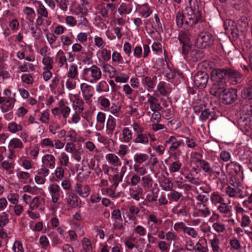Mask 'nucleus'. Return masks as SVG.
I'll return each mask as SVG.
<instances>
[{"mask_svg": "<svg viewBox=\"0 0 252 252\" xmlns=\"http://www.w3.org/2000/svg\"><path fill=\"white\" fill-rule=\"evenodd\" d=\"M201 10L202 6L200 0L189 1V6L186 7L185 9L188 24L193 27L202 22Z\"/></svg>", "mask_w": 252, "mask_h": 252, "instance_id": "f257e3e1", "label": "nucleus"}, {"mask_svg": "<svg viewBox=\"0 0 252 252\" xmlns=\"http://www.w3.org/2000/svg\"><path fill=\"white\" fill-rule=\"evenodd\" d=\"M214 36L210 32H201L195 39L194 44L197 48L204 49L210 47L214 44Z\"/></svg>", "mask_w": 252, "mask_h": 252, "instance_id": "f03ea898", "label": "nucleus"}, {"mask_svg": "<svg viewBox=\"0 0 252 252\" xmlns=\"http://www.w3.org/2000/svg\"><path fill=\"white\" fill-rule=\"evenodd\" d=\"M209 75L205 71H198L193 76L194 86L199 89H203L207 85L209 81Z\"/></svg>", "mask_w": 252, "mask_h": 252, "instance_id": "7ed1b4c3", "label": "nucleus"}, {"mask_svg": "<svg viewBox=\"0 0 252 252\" xmlns=\"http://www.w3.org/2000/svg\"><path fill=\"white\" fill-rule=\"evenodd\" d=\"M238 90L234 88L226 89L221 94L219 98L221 99L222 102L224 104H231L237 99Z\"/></svg>", "mask_w": 252, "mask_h": 252, "instance_id": "20e7f679", "label": "nucleus"}, {"mask_svg": "<svg viewBox=\"0 0 252 252\" xmlns=\"http://www.w3.org/2000/svg\"><path fill=\"white\" fill-rule=\"evenodd\" d=\"M213 82V83L209 92L211 95L219 98L226 89V82L225 81Z\"/></svg>", "mask_w": 252, "mask_h": 252, "instance_id": "39448f33", "label": "nucleus"}, {"mask_svg": "<svg viewBox=\"0 0 252 252\" xmlns=\"http://www.w3.org/2000/svg\"><path fill=\"white\" fill-rule=\"evenodd\" d=\"M226 68H214L211 72L210 79L212 81H225L226 82Z\"/></svg>", "mask_w": 252, "mask_h": 252, "instance_id": "423d86ee", "label": "nucleus"}, {"mask_svg": "<svg viewBox=\"0 0 252 252\" xmlns=\"http://www.w3.org/2000/svg\"><path fill=\"white\" fill-rule=\"evenodd\" d=\"M238 123L242 128L248 131L252 128V116L247 113L238 119Z\"/></svg>", "mask_w": 252, "mask_h": 252, "instance_id": "0eeeda50", "label": "nucleus"}, {"mask_svg": "<svg viewBox=\"0 0 252 252\" xmlns=\"http://www.w3.org/2000/svg\"><path fill=\"white\" fill-rule=\"evenodd\" d=\"M226 69L227 78L232 79H234V81L236 83H240L243 80V75L240 72L229 67L226 68Z\"/></svg>", "mask_w": 252, "mask_h": 252, "instance_id": "6e6552de", "label": "nucleus"}, {"mask_svg": "<svg viewBox=\"0 0 252 252\" xmlns=\"http://www.w3.org/2000/svg\"><path fill=\"white\" fill-rule=\"evenodd\" d=\"M176 21L177 26L179 27H182L184 25L185 26L191 28V25L188 24L187 20V14H186L185 10L184 12L182 11H178L176 16Z\"/></svg>", "mask_w": 252, "mask_h": 252, "instance_id": "1a4fd4ad", "label": "nucleus"}, {"mask_svg": "<svg viewBox=\"0 0 252 252\" xmlns=\"http://www.w3.org/2000/svg\"><path fill=\"white\" fill-rule=\"evenodd\" d=\"M191 35L189 31V29L181 31L179 34L178 40L180 43L186 44L191 43Z\"/></svg>", "mask_w": 252, "mask_h": 252, "instance_id": "9d476101", "label": "nucleus"}, {"mask_svg": "<svg viewBox=\"0 0 252 252\" xmlns=\"http://www.w3.org/2000/svg\"><path fill=\"white\" fill-rule=\"evenodd\" d=\"M147 96L149 98L147 102L150 104V109L153 112L161 110L162 107L160 106L159 103H157L158 99L155 96L148 94Z\"/></svg>", "mask_w": 252, "mask_h": 252, "instance_id": "9b49d317", "label": "nucleus"}, {"mask_svg": "<svg viewBox=\"0 0 252 252\" xmlns=\"http://www.w3.org/2000/svg\"><path fill=\"white\" fill-rule=\"evenodd\" d=\"M241 96L243 99H252V84L249 82L246 87L241 92Z\"/></svg>", "mask_w": 252, "mask_h": 252, "instance_id": "f8f14e48", "label": "nucleus"}, {"mask_svg": "<svg viewBox=\"0 0 252 252\" xmlns=\"http://www.w3.org/2000/svg\"><path fill=\"white\" fill-rule=\"evenodd\" d=\"M74 191L82 196H87L89 193V188L88 186H85L83 189L80 184H77L75 186Z\"/></svg>", "mask_w": 252, "mask_h": 252, "instance_id": "ddd939ff", "label": "nucleus"}, {"mask_svg": "<svg viewBox=\"0 0 252 252\" xmlns=\"http://www.w3.org/2000/svg\"><path fill=\"white\" fill-rule=\"evenodd\" d=\"M135 143L147 144L149 142V139L147 136L144 133H137L136 137L133 140Z\"/></svg>", "mask_w": 252, "mask_h": 252, "instance_id": "4468645a", "label": "nucleus"}, {"mask_svg": "<svg viewBox=\"0 0 252 252\" xmlns=\"http://www.w3.org/2000/svg\"><path fill=\"white\" fill-rule=\"evenodd\" d=\"M91 76L95 81L99 80L101 77V72L99 67L94 65L91 69Z\"/></svg>", "mask_w": 252, "mask_h": 252, "instance_id": "2eb2a0df", "label": "nucleus"}, {"mask_svg": "<svg viewBox=\"0 0 252 252\" xmlns=\"http://www.w3.org/2000/svg\"><path fill=\"white\" fill-rule=\"evenodd\" d=\"M15 101V98H10L7 99L5 102L3 103L2 105L1 109L2 112H6L12 109Z\"/></svg>", "mask_w": 252, "mask_h": 252, "instance_id": "dca6fc26", "label": "nucleus"}, {"mask_svg": "<svg viewBox=\"0 0 252 252\" xmlns=\"http://www.w3.org/2000/svg\"><path fill=\"white\" fill-rule=\"evenodd\" d=\"M78 197L74 193H71L67 198V203L71 207H76L78 205Z\"/></svg>", "mask_w": 252, "mask_h": 252, "instance_id": "f3484780", "label": "nucleus"}, {"mask_svg": "<svg viewBox=\"0 0 252 252\" xmlns=\"http://www.w3.org/2000/svg\"><path fill=\"white\" fill-rule=\"evenodd\" d=\"M153 180L149 175L142 178V186L144 188L149 189L152 186Z\"/></svg>", "mask_w": 252, "mask_h": 252, "instance_id": "a211bd4d", "label": "nucleus"}, {"mask_svg": "<svg viewBox=\"0 0 252 252\" xmlns=\"http://www.w3.org/2000/svg\"><path fill=\"white\" fill-rule=\"evenodd\" d=\"M156 76L153 77V78L149 76H145L143 79V83L149 88L152 89L155 86L154 80H156Z\"/></svg>", "mask_w": 252, "mask_h": 252, "instance_id": "6ab92c4d", "label": "nucleus"}, {"mask_svg": "<svg viewBox=\"0 0 252 252\" xmlns=\"http://www.w3.org/2000/svg\"><path fill=\"white\" fill-rule=\"evenodd\" d=\"M197 161L200 164V167L205 172H212V170L210 167V164L207 161L203 159L197 158Z\"/></svg>", "mask_w": 252, "mask_h": 252, "instance_id": "aec40b11", "label": "nucleus"}, {"mask_svg": "<svg viewBox=\"0 0 252 252\" xmlns=\"http://www.w3.org/2000/svg\"><path fill=\"white\" fill-rule=\"evenodd\" d=\"M42 63L46 66L44 69H52L53 68V59L50 57H45L43 58Z\"/></svg>", "mask_w": 252, "mask_h": 252, "instance_id": "412c9836", "label": "nucleus"}, {"mask_svg": "<svg viewBox=\"0 0 252 252\" xmlns=\"http://www.w3.org/2000/svg\"><path fill=\"white\" fill-rule=\"evenodd\" d=\"M9 146L13 148H22L23 144L22 141L18 138H13L9 142Z\"/></svg>", "mask_w": 252, "mask_h": 252, "instance_id": "4be33fe9", "label": "nucleus"}, {"mask_svg": "<svg viewBox=\"0 0 252 252\" xmlns=\"http://www.w3.org/2000/svg\"><path fill=\"white\" fill-rule=\"evenodd\" d=\"M123 136L126 142H128L132 139V132L129 128L126 127L123 129Z\"/></svg>", "mask_w": 252, "mask_h": 252, "instance_id": "5701e85b", "label": "nucleus"}, {"mask_svg": "<svg viewBox=\"0 0 252 252\" xmlns=\"http://www.w3.org/2000/svg\"><path fill=\"white\" fill-rule=\"evenodd\" d=\"M223 26L225 31H227L228 32H229V31L234 29L235 28H236V26L234 21L230 19H228L224 21Z\"/></svg>", "mask_w": 252, "mask_h": 252, "instance_id": "b1692460", "label": "nucleus"}, {"mask_svg": "<svg viewBox=\"0 0 252 252\" xmlns=\"http://www.w3.org/2000/svg\"><path fill=\"white\" fill-rule=\"evenodd\" d=\"M37 13L40 15V16H42L44 18H47L48 15V12L47 9L45 6L41 3L39 2V5L37 9Z\"/></svg>", "mask_w": 252, "mask_h": 252, "instance_id": "393cba45", "label": "nucleus"}, {"mask_svg": "<svg viewBox=\"0 0 252 252\" xmlns=\"http://www.w3.org/2000/svg\"><path fill=\"white\" fill-rule=\"evenodd\" d=\"M163 185L162 187L165 190H171L173 188V183L169 180V178L165 177L164 178L162 182Z\"/></svg>", "mask_w": 252, "mask_h": 252, "instance_id": "a878e982", "label": "nucleus"}, {"mask_svg": "<svg viewBox=\"0 0 252 252\" xmlns=\"http://www.w3.org/2000/svg\"><path fill=\"white\" fill-rule=\"evenodd\" d=\"M148 158V156L145 154H136L134 158V161L136 163H142Z\"/></svg>", "mask_w": 252, "mask_h": 252, "instance_id": "bb28decb", "label": "nucleus"}, {"mask_svg": "<svg viewBox=\"0 0 252 252\" xmlns=\"http://www.w3.org/2000/svg\"><path fill=\"white\" fill-rule=\"evenodd\" d=\"M43 159L47 162V164L50 167H54L55 164V158L52 155L47 154L45 155L43 158Z\"/></svg>", "mask_w": 252, "mask_h": 252, "instance_id": "cd10ccee", "label": "nucleus"}, {"mask_svg": "<svg viewBox=\"0 0 252 252\" xmlns=\"http://www.w3.org/2000/svg\"><path fill=\"white\" fill-rule=\"evenodd\" d=\"M8 128L12 133H15L22 130V126L21 125H18L14 122L9 124Z\"/></svg>", "mask_w": 252, "mask_h": 252, "instance_id": "c85d7f7f", "label": "nucleus"}, {"mask_svg": "<svg viewBox=\"0 0 252 252\" xmlns=\"http://www.w3.org/2000/svg\"><path fill=\"white\" fill-rule=\"evenodd\" d=\"M77 74L78 71L77 66L74 64L71 65L68 73V77L71 78H75L77 75Z\"/></svg>", "mask_w": 252, "mask_h": 252, "instance_id": "c756f323", "label": "nucleus"}, {"mask_svg": "<svg viewBox=\"0 0 252 252\" xmlns=\"http://www.w3.org/2000/svg\"><path fill=\"white\" fill-rule=\"evenodd\" d=\"M214 113V112H211L209 109H204L200 114V119L202 121H205L208 119L210 116Z\"/></svg>", "mask_w": 252, "mask_h": 252, "instance_id": "7c9ffc66", "label": "nucleus"}, {"mask_svg": "<svg viewBox=\"0 0 252 252\" xmlns=\"http://www.w3.org/2000/svg\"><path fill=\"white\" fill-rule=\"evenodd\" d=\"M155 189H153L152 190V195L148 194L146 196V200L149 202H153L157 200L158 195L157 193L159 191V189H157V190L155 191Z\"/></svg>", "mask_w": 252, "mask_h": 252, "instance_id": "2f4dec72", "label": "nucleus"}, {"mask_svg": "<svg viewBox=\"0 0 252 252\" xmlns=\"http://www.w3.org/2000/svg\"><path fill=\"white\" fill-rule=\"evenodd\" d=\"M82 244L83 246V250H85L88 252H91L92 250V247L90 241L86 238H84L82 240Z\"/></svg>", "mask_w": 252, "mask_h": 252, "instance_id": "473e14b6", "label": "nucleus"}, {"mask_svg": "<svg viewBox=\"0 0 252 252\" xmlns=\"http://www.w3.org/2000/svg\"><path fill=\"white\" fill-rule=\"evenodd\" d=\"M182 54L184 56H187L188 55L189 51L191 49L192 44L191 43L182 44Z\"/></svg>", "mask_w": 252, "mask_h": 252, "instance_id": "72a5a7b5", "label": "nucleus"}, {"mask_svg": "<svg viewBox=\"0 0 252 252\" xmlns=\"http://www.w3.org/2000/svg\"><path fill=\"white\" fill-rule=\"evenodd\" d=\"M8 215L6 214L5 212H3L2 213V215L0 216V227H4L6 223H7L9 221V220L8 219Z\"/></svg>", "mask_w": 252, "mask_h": 252, "instance_id": "f704fd0d", "label": "nucleus"}, {"mask_svg": "<svg viewBox=\"0 0 252 252\" xmlns=\"http://www.w3.org/2000/svg\"><path fill=\"white\" fill-rule=\"evenodd\" d=\"M182 196L181 193L176 191L174 189H171L169 195L170 198L175 201H177Z\"/></svg>", "mask_w": 252, "mask_h": 252, "instance_id": "c9c22d12", "label": "nucleus"}, {"mask_svg": "<svg viewBox=\"0 0 252 252\" xmlns=\"http://www.w3.org/2000/svg\"><path fill=\"white\" fill-rule=\"evenodd\" d=\"M211 200L213 203L216 204L220 203L223 199L217 192H214L211 195Z\"/></svg>", "mask_w": 252, "mask_h": 252, "instance_id": "e433bc0d", "label": "nucleus"}, {"mask_svg": "<svg viewBox=\"0 0 252 252\" xmlns=\"http://www.w3.org/2000/svg\"><path fill=\"white\" fill-rule=\"evenodd\" d=\"M219 239L215 237L213 239L211 240V244L212 247L213 251L214 252H218L220 247L219 246Z\"/></svg>", "mask_w": 252, "mask_h": 252, "instance_id": "4c0bfd02", "label": "nucleus"}, {"mask_svg": "<svg viewBox=\"0 0 252 252\" xmlns=\"http://www.w3.org/2000/svg\"><path fill=\"white\" fill-rule=\"evenodd\" d=\"M116 126L115 120L114 118H109L107 121V128L113 131Z\"/></svg>", "mask_w": 252, "mask_h": 252, "instance_id": "58836bf2", "label": "nucleus"}, {"mask_svg": "<svg viewBox=\"0 0 252 252\" xmlns=\"http://www.w3.org/2000/svg\"><path fill=\"white\" fill-rule=\"evenodd\" d=\"M165 82H160L158 86V91L162 95H166L167 94V91L165 88Z\"/></svg>", "mask_w": 252, "mask_h": 252, "instance_id": "ea45409f", "label": "nucleus"}, {"mask_svg": "<svg viewBox=\"0 0 252 252\" xmlns=\"http://www.w3.org/2000/svg\"><path fill=\"white\" fill-rule=\"evenodd\" d=\"M40 204V201L39 197L37 196L34 197L31 203V209L34 210L36 209L39 206Z\"/></svg>", "mask_w": 252, "mask_h": 252, "instance_id": "a19ab883", "label": "nucleus"}, {"mask_svg": "<svg viewBox=\"0 0 252 252\" xmlns=\"http://www.w3.org/2000/svg\"><path fill=\"white\" fill-rule=\"evenodd\" d=\"M102 58L105 61H108L111 59V52L106 49H104L101 51Z\"/></svg>", "mask_w": 252, "mask_h": 252, "instance_id": "79ce46f5", "label": "nucleus"}, {"mask_svg": "<svg viewBox=\"0 0 252 252\" xmlns=\"http://www.w3.org/2000/svg\"><path fill=\"white\" fill-rule=\"evenodd\" d=\"M107 159L112 164L117 163L119 161L118 157L113 154H109L106 157Z\"/></svg>", "mask_w": 252, "mask_h": 252, "instance_id": "37998d69", "label": "nucleus"}, {"mask_svg": "<svg viewBox=\"0 0 252 252\" xmlns=\"http://www.w3.org/2000/svg\"><path fill=\"white\" fill-rule=\"evenodd\" d=\"M181 167V164L177 161H175L173 162L170 167V170L172 172H176L178 171Z\"/></svg>", "mask_w": 252, "mask_h": 252, "instance_id": "c03bdc74", "label": "nucleus"}, {"mask_svg": "<svg viewBox=\"0 0 252 252\" xmlns=\"http://www.w3.org/2000/svg\"><path fill=\"white\" fill-rule=\"evenodd\" d=\"M18 195L16 193H10L7 196L8 199L14 204H16L18 202Z\"/></svg>", "mask_w": 252, "mask_h": 252, "instance_id": "a18cd8bd", "label": "nucleus"}, {"mask_svg": "<svg viewBox=\"0 0 252 252\" xmlns=\"http://www.w3.org/2000/svg\"><path fill=\"white\" fill-rule=\"evenodd\" d=\"M134 170L139 173L140 175H144L146 173V169L143 167H139L138 165L135 164L133 167Z\"/></svg>", "mask_w": 252, "mask_h": 252, "instance_id": "49530a36", "label": "nucleus"}, {"mask_svg": "<svg viewBox=\"0 0 252 252\" xmlns=\"http://www.w3.org/2000/svg\"><path fill=\"white\" fill-rule=\"evenodd\" d=\"M230 245L235 250H237L241 247L239 241L236 239H234L230 241Z\"/></svg>", "mask_w": 252, "mask_h": 252, "instance_id": "de8ad7c7", "label": "nucleus"}, {"mask_svg": "<svg viewBox=\"0 0 252 252\" xmlns=\"http://www.w3.org/2000/svg\"><path fill=\"white\" fill-rule=\"evenodd\" d=\"M213 227L218 232H222L225 229L224 224L218 223H214L213 225Z\"/></svg>", "mask_w": 252, "mask_h": 252, "instance_id": "09e8293b", "label": "nucleus"}, {"mask_svg": "<svg viewBox=\"0 0 252 252\" xmlns=\"http://www.w3.org/2000/svg\"><path fill=\"white\" fill-rule=\"evenodd\" d=\"M22 81L27 84H31L32 83L33 79L31 75L29 74H23L22 76Z\"/></svg>", "mask_w": 252, "mask_h": 252, "instance_id": "8fccbe9b", "label": "nucleus"}, {"mask_svg": "<svg viewBox=\"0 0 252 252\" xmlns=\"http://www.w3.org/2000/svg\"><path fill=\"white\" fill-rule=\"evenodd\" d=\"M250 220L248 216L244 215L242 218L241 226L242 227H246L250 225Z\"/></svg>", "mask_w": 252, "mask_h": 252, "instance_id": "3c124183", "label": "nucleus"}, {"mask_svg": "<svg viewBox=\"0 0 252 252\" xmlns=\"http://www.w3.org/2000/svg\"><path fill=\"white\" fill-rule=\"evenodd\" d=\"M140 181V177L137 174H134L132 176L131 179V185L132 186H136Z\"/></svg>", "mask_w": 252, "mask_h": 252, "instance_id": "603ef678", "label": "nucleus"}, {"mask_svg": "<svg viewBox=\"0 0 252 252\" xmlns=\"http://www.w3.org/2000/svg\"><path fill=\"white\" fill-rule=\"evenodd\" d=\"M220 158L224 161H227L230 158V154L226 151H222L220 154Z\"/></svg>", "mask_w": 252, "mask_h": 252, "instance_id": "864d4df0", "label": "nucleus"}, {"mask_svg": "<svg viewBox=\"0 0 252 252\" xmlns=\"http://www.w3.org/2000/svg\"><path fill=\"white\" fill-rule=\"evenodd\" d=\"M61 113H62L63 115V117L66 119L68 117L69 112L70 111V108L68 106H64L60 110Z\"/></svg>", "mask_w": 252, "mask_h": 252, "instance_id": "5fc2aeb1", "label": "nucleus"}, {"mask_svg": "<svg viewBox=\"0 0 252 252\" xmlns=\"http://www.w3.org/2000/svg\"><path fill=\"white\" fill-rule=\"evenodd\" d=\"M68 2V0H61L59 2L60 8L64 11H66L67 8Z\"/></svg>", "mask_w": 252, "mask_h": 252, "instance_id": "6e6d98bb", "label": "nucleus"}, {"mask_svg": "<svg viewBox=\"0 0 252 252\" xmlns=\"http://www.w3.org/2000/svg\"><path fill=\"white\" fill-rule=\"evenodd\" d=\"M65 21L66 23L71 26H74L76 24V19L73 17L71 16L66 17Z\"/></svg>", "mask_w": 252, "mask_h": 252, "instance_id": "4d7b16f0", "label": "nucleus"}, {"mask_svg": "<svg viewBox=\"0 0 252 252\" xmlns=\"http://www.w3.org/2000/svg\"><path fill=\"white\" fill-rule=\"evenodd\" d=\"M41 145L42 146H50L52 147H54V144L53 142L49 138H45L41 141Z\"/></svg>", "mask_w": 252, "mask_h": 252, "instance_id": "13d9d810", "label": "nucleus"}, {"mask_svg": "<svg viewBox=\"0 0 252 252\" xmlns=\"http://www.w3.org/2000/svg\"><path fill=\"white\" fill-rule=\"evenodd\" d=\"M112 60L114 62H119L122 60L121 54L117 52H114L112 55Z\"/></svg>", "mask_w": 252, "mask_h": 252, "instance_id": "bf43d9fd", "label": "nucleus"}, {"mask_svg": "<svg viewBox=\"0 0 252 252\" xmlns=\"http://www.w3.org/2000/svg\"><path fill=\"white\" fill-rule=\"evenodd\" d=\"M19 26V23L17 19L12 20L9 23V27L12 30H15L18 29Z\"/></svg>", "mask_w": 252, "mask_h": 252, "instance_id": "052dcab7", "label": "nucleus"}, {"mask_svg": "<svg viewBox=\"0 0 252 252\" xmlns=\"http://www.w3.org/2000/svg\"><path fill=\"white\" fill-rule=\"evenodd\" d=\"M57 178L61 179L63 177L64 170L62 167H59L57 168L55 172Z\"/></svg>", "mask_w": 252, "mask_h": 252, "instance_id": "680f3d73", "label": "nucleus"}, {"mask_svg": "<svg viewBox=\"0 0 252 252\" xmlns=\"http://www.w3.org/2000/svg\"><path fill=\"white\" fill-rule=\"evenodd\" d=\"M133 130L137 132V133H142L144 131V128L140 127L137 123H134L132 125Z\"/></svg>", "mask_w": 252, "mask_h": 252, "instance_id": "e2e57ef3", "label": "nucleus"}, {"mask_svg": "<svg viewBox=\"0 0 252 252\" xmlns=\"http://www.w3.org/2000/svg\"><path fill=\"white\" fill-rule=\"evenodd\" d=\"M49 120V114L47 112L44 111L42 113L40 118L41 121L43 123H48Z\"/></svg>", "mask_w": 252, "mask_h": 252, "instance_id": "0e129e2a", "label": "nucleus"}, {"mask_svg": "<svg viewBox=\"0 0 252 252\" xmlns=\"http://www.w3.org/2000/svg\"><path fill=\"white\" fill-rule=\"evenodd\" d=\"M196 199L200 201V203H197L198 205L202 204L203 203H206L209 199L205 195H198L196 196Z\"/></svg>", "mask_w": 252, "mask_h": 252, "instance_id": "69168bd1", "label": "nucleus"}, {"mask_svg": "<svg viewBox=\"0 0 252 252\" xmlns=\"http://www.w3.org/2000/svg\"><path fill=\"white\" fill-rule=\"evenodd\" d=\"M97 121L101 124H103L105 120V115L104 113L99 112L97 115Z\"/></svg>", "mask_w": 252, "mask_h": 252, "instance_id": "338daca9", "label": "nucleus"}, {"mask_svg": "<svg viewBox=\"0 0 252 252\" xmlns=\"http://www.w3.org/2000/svg\"><path fill=\"white\" fill-rule=\"evenodd\" d=\"M135 232L141 236H144L146 234L145 229L140 225L137 226L135 229Z\"/></svg>", "mask_w": 252, "mask_h": 252, "instance_id": "774afa93", "label": "nucleus"}]
</instances>
